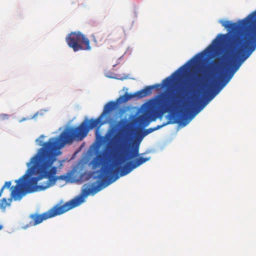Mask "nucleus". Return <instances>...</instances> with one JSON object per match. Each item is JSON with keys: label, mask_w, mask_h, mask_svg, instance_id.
Returning <instances> with one entry per match:
<instances>
[{"label": "nucleus", "mask_w": 256, "mask_h": 256, "mask_svg": "<svg viewBox=\"0 0 256 256\" xmlns=\"http://www.w3.org/2000/svg\"><path fill=\"white\" fill-rule=\"evenodd\" d=\"M44 136L43 135L40 136L36 140V142H37L39 146H43L42 148H44V145L46 143L49 142L51 138H54L55 140H56L58 142H60V135L58 137H54V138H50L48 140L44 143H42V139Z\"/></svg>", "instance_id": "f3484780"}, {"label": "nucleus", "mask_w": 256, "mask_h": 256, "mask_svg": "<svg viewBox=\"0 0 256 256\" xmlns=\"http://www.w3.org/2000/svg\"><path fill=\"white\" fill-rule=\"evenodd\" d=\"M100 34V33H96V34H95V35H94V34H93V35H92V38H94V41L96 42V36H98V34Z\"/></svg>", "instance_id": "5701e85b"}, {"label": "nucleus", "mask_w": 256, "mask_h": 256, "mask_svg": "<svg viewBox=\"0 0 256 256\" xmlns=\"http://www.w3.org/2000/svg\"><path fill=\"white\" fill-rule=\"evenodd\" d=\"M158 110L162 114L172 112L178 108V102L170 92L162 94L157 101Z\"/></svg>", "instance_id": "6e6552de"}, {"label": "nucleus", "mask_w": 256, "mask_h": 256, "mask_svg": "<svg viewBox=\"0 0 256 256\" xmlns=\"http://www.w3.org/2000/svg\"><path fill=\"white\" fill-rule=\"evenodd\" d=\"M66 40L74 52L90 50L92 49L89 40L80 32H72L66 36Z\"/></svg>", "instance_id": "423d86ee"}, {"label": "nucleus", "mask_w": 256, "mask_h": 256, "mask_svg": "<svg viewBox=\"0 0 256 256\" xmlns=\"http://www.w3.org/2000/svg\"><path fill=\"white\" fill-rule=\"evenodd\" d=\"M38 115V112H36V114H35L33 116L30 117V118H22L21 120H20V122H22L24 120H32L36 116H37Z\"/></svg>", "instance_id": "aec40b11"}, {"label": "nucleus", "mask_w": 256, "mask_h": 256, "mask_svg": "<svg viewBox=\"0 0 256 256\" xmlns=\"http://www.w3.org/2000/svg\"><path fill=\"white\" fill-rule=\"evenodd\" d=\"M214 47H216V46H212V48H206V50H205V51H206V50H210V49H213Z\"/></svg>", "instance_id": "393cba45"}, {"label": "nucleus", "mask_w": 256, "mask_h": 256, "mask_svg": "<svg viewBox=\"0 0 256 256\" xmlns=\"http://www.w3.org/2000/svg\"><path fill=\"white\" fill-rule=\"evenodd\" d=\"M84 202V198L78 196L66 202L62 205L57 204L48 211L42 214H32L30 218L32 219L29 223L30 226H34L42 223L44 220L62 214L67 211L78 206Z\"/></svg>", "instance_id": "20e7f679"}, {"label": "nucleus", "mask_w": 256, "mask_h": 256, "mask_svg": "<svg viewBox=\"0 0 256 256\" xmlns=\"http://www.w3.org/2000/svg\"><path fill=\"white\" fill-rule=\"evenodd\" d=\"M3 228V226L1 224H0V230H2Z\"/></svg>", "instance_id": "a878e982"}, {"label": "nucleus", "mask_w": 256, "mask_h": 256, "mask_svg": "<svg viewBox=\"0 0 256 256\" xmlns=\"http://www.w3.org/2000/svg\"><path fill=\"white\" fill-rule=\"evenodd\" d=\"M92 176V172H84L80 174V178L82 180H86L90 178Z\"/></svg>", "instance_id": "a211bd4d"}, {"label": "nucleus", "mask_w": 256, "mask_h": 256, "mask_svg": "<svg viewBox=\"0 0 256 256\" xmlns=\"http://www.w3.org/2000/svg\"><path fill=\"white\" fill-rule=\"evenodd\" d=\"M176 100H179V99H180V96H179V95H178V94H176Z\"/></svg>", "instance_id": "b1692460"}, {"label": "nucleus", "mask_w": 256, "mask_h": 256, "mask_svg": "<svg viewBox=\"0 0 256 256\" xmlns=\"http://www.w3.org/2000/svg\"><path fill=\"white\" fill-rule=\"evenodd\" d=\"M140 142H132L131 148L130 144H126L120 145L119 147V162L117 165L124 164L126 161L132 160L139 156V147Z\"/></svg>", "instance_id": "0eeeda50"}, {"label": "nucleus", "mask_w": 256, "mask_h": 256, "mask_svg": "<svg viewBox=\"0 0 256 256\" xmlns=\"http://www.w3.org/2000/svg\"><path fill=\"white\" fill-rule=\"evenodd\" d=\"M12 198L6 199L3 198L0 200V208L2 209H5L6 206H10L12 202Z\"/></svg>", "instance_id": "dca6fc26"}, {"label": "nucleus", "mask_w": 256, "mask_h": 256, "mask_svg": "<svg viewBox=\"0 0 256 256\" xmlns=\"http://www.w3.org/2000/svg\"><path fill=\"white\" fill-rule=\"evenodd\" d=\"M172 80L170 77H168L164 80V82L166 85L168 86L171 83Z\"/></svg>", "instance_id": "412c9836"}, {"label": "nucleus", "mask_w": 256, "mask_h": 256, "mask_svg": "<svg viewBox=\"0 0 256 256\" xmlns=\"http://www.w3.org/2000/svg\"><path fill=\"white\" fill-rule=\"evenodd\" d=\"M160 86L158 84L146 86L144 88L138 91L134 94H128L126 92L124 94L120 96L117 100V102L118 104L126 102L130 100L137 98H142L146 96H150L152 94V90Z\"/></svg>", "instance_id": "1a4fd4ad"}, {"label": "nucleus", "mask_w": 256, "mask_h": 256, "mask_svg": "<svg viewBox=\"0 0 256 256\" xmlns=\"http://www.w3.org/2000/svg\"><path fill=\"white\" fill-rule=\"evenodd\" d=\"M120 168H118L114 170L112 168L109 166H103L98 171V178L100 180L98 184L95 186V184H86L83 186L82 193L84 197L88 196L90 194H94L100 192L102 189L105 188L112 182L116 180L118 176H116L114 178L112 176V174L118 171Z\"/></svg>", "instance_id": "39448f33"}, {"label": "nucleus", "mask_w": 256, "mask_h": 256, "mask_svg": "<svg viewBox=\"0 0 256 256\" xmlns=\"http://www.w3.org/2000/svg\"><path fill=\"white\" fill-rule=\"evenodd\" d=\"M101 115L96 119L84 122L77 127H70L65 128L60 134V142L52 138V141L61 149L66 144H72L74 140H82L85 138L90 129L102 124Z\"/></svg>", "instance_id": "7ed1b4c3"}, {"label": "nucleus", "mask_w": 256, "mask_h": 256, "mask_svg": "<svg viewBox=\"0 0 256 256\" xmlns=\"http://www.w3.org/2000/svg\"><path fill=\"white\" fill-rule=\"evenodd\" d=\"M220 23L234 33L224 58L226 70L216 82L208 83L205 80L202 84V93H219L256 48V10L238 23L223 20Z\"/></svg>", "instance_id": "f257e3e1"}, {"label": "nucleus", "mask_w": 256, "mask_h": 256, "mask_svg": "<svg viewBox=\"0 0 256 256\" xmlns=\"http://www.w3.org/2000/svg\"><path fill=\"white\" fill-rule=\"evenodd\" d=\"M228 37L227 34H218L216 38H214L210 45L208 46V48H211L214 46H218L220 43L223 42Z\"/></svg>", "instance_id": "2eb2a0df"}, {"label": "nucleus", "mask_w": 256, "mask_h": 256, "mask_svg": "<svg viewBox=\"0 0 256 256\" xmlns=\"http://www.w3.org/2000/svg\"><path fill=\"white\" fill-rule=\"evenodd\" d=\"M118 104L117 100L116 102L110 101L108 102L104 106L103 112L101 114V117H103L108 114L110 112L114 110L117 107Z\"/></svg>", "instance_id": "4468645a"}, {"label": "nucleus", "mask_w": 256, "mask_h": 256, "mask_svg": "<svg viewBox=\"0 0 256 256\" xmlns=\"http://www.w3.org/2000/svg\"><path fill=\"white\" fill-rule=\"evenodd\" d=\"M104 156L102 152L98 154L90 162L93 169H96L100 167L103 163Z\"/></svg>", "instance_id": "ddd939ff"}, {"label": "nucleus", "mask_w": 256, "mask_h": 256, "mask_svg": "<svg viewBox=\"0 0 256 256\" xmlns=\"http://www.w3.org/2000/svg\"><path fill=\"white\" fill-rule=\"evenodd\" d=\"M204 55V52L198 54L196 55L188 61L184 65L180 67L172 74V76L179 77L182 74H184L189 68L190 70L193 69L192 64L198 62Z\"/></svg>", "instance_id": "f8f14e48"}, {"label": "nucleus", "mask_w": 256, "mask_h": 256, "mask_svg": "<svg viewBox=\"0 0 256 256\" xmlns=\"http://www.w3.org/2000/svg\"><path fill=\"white\" fill-rule=\"evenodd\" d=\"M11 184H12V182L10 181L6 182L4 183V184L2 186V188L0 190V197H1V196L2 195L4 190L6 188H10Z\"/></svg>", "instance_id": "6ab92c4d"}, {"label": "nucleus", "mask_w": 256, "mask_h": 256, "mask_svg": "<svg viewBox=\"0 0 256 256\" xmlns=\"http://www.w3.org/2000/svg\"><path fill=\"white\" fill-rule=\"evenodd\" d=\"M194 115L191 118H189L186 116L184 113L179 116H176L175 114H170L168 116V120L167 122L163 123L162 125H158L154 127V128L155 130H156L168 124L176 123H178L183 126H186L189 123V122L194 117Z\"/></svg>", "instance_id": "9d476101"}, {"label": "nucleus", "mask_w": 256, "mask_h": 256, "mask_svg": "<svg viewBox=\"0 0 256 256\" xmlns=\"http://www.w3.org/2000/svg\"><path fill=\"white\" fill-rule=\"evenodd\" d=\"M134 160L127 162L121 168L120 176H124L128 174L133 170L137 168L150 160V157L144 158L138 156Z\"/></svg>", "instance_id": "9b49d317"}, {"label": "nucleus", "mask_w": 256, "mask_h": 256, "mask_svg": "<svg viewBox=\"0 0 256 256\" xmlns=\"http://www.w3.org/2000/svg\"><path fill=\"white\" fill-rule=\"evenodd\" d=\"M154 131H155L154 128L147 129L145 132V135L148 134Z\"/></svg>", "instance_id": "4be33fe9"}, {"label": "nucleus", "mask_w": 256, "mask_h": 256, "mask_svg": "<svg viewBox=\"0 0 256 256\" xmlns=\"http://www.w3.org/2000/svg\"><path fill=\"white\" fill-rule=\"evenodd\" d=\"M60 149L50 139L44 148L30 158L27 173L16 180V184L11 187L12 198H15L20 188H26L29 192L43 190L52 186L58 180L56 176L58 167L54 166L56 156L60 154Z\"/></svg>", "instance_id": "f03ea898"}]
</instances>
